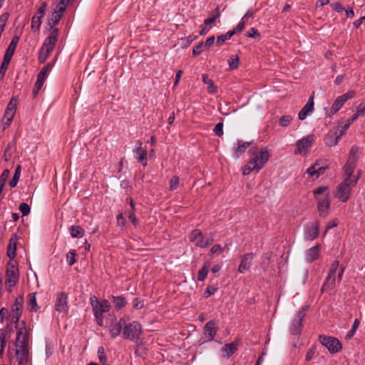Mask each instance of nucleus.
Wrapping results in <instances>:
<instances>
[{"label": "nucleus", "instance_id": "45", "mask_svg": "<svg viewBox=\"0 0 365 365\" xmlns=\"http://www.w3.org/2000/svg\"><path fill=\"white\" fill-rule=\"evenodd\" d=\"M346 131V130L344 129L343 127H341L340 130L339 131V133L337 132V134L335 135L336 137L334 138V142H330V143L327 142V145H329V146H334V145H336L338 143L339 140L342 137V135H344Z\"/></svg>", "mask_w": 365, "mask_h": 365}, {"label": "nucleus", "instance_id": "27", "mask_svg": "<svg viewBox=\"0 0 365 365\" xmlns=\"http://www.w3.org/2000/svg\"><path fill=\"white\" fill-rule=\"evenodd\" d=\"M356 163L354 162L346 161L344 167V180H352L353 173L356 167Z\"/></svg>", "mask_w": 365, "mask_h": 365}, {"label": "nucleus", "instance_id": "59", "mask_svg": "<svg viewBox=\"0 0 365 365\" xmlns=\"http://www.w3.org/2000/svg\"><path fill=\"white\" fill-rule=\"evenodd\" d=\"M13 55L11 54H9V53H7L5 52V54H4V59H3V61H2V64H3V66L6 67V66H9V64L11 61V59L12 58Z\"/></svg>", "mask_w": 365, "mask_h": 365}, {"label": "nucleus", "instance_id": "64", "mask_svg": "<svg viewBox=\"0 0 365 365\" xmlns=\"http://www.w3.org/2000/svg\"><path fill=\"white\" fill-rule=\"evenodd\" d=\"M215 36H210V37H209V38H207V40L205 41L204 46H205V48H210V47L213 45V43H214V42H215Z\"/></svg>", "mask_w": 365, "mask_h": 365}, {"label": "nucleus", "instance_id": "26", "mask_svg": "<svg viewBox=\"0 0 365 365\" xmlns=\"http://www.w3.org/2000/svg\"><path fill=\"white\" fill-rule=\"evenodd\" d=\"M237 351V342L233 341L230 344H226L222 348V352L223 354V356L226 358H230L235 351Z\"/></svg>", "mask_w": 365, "mask_h": 365}, {"label": "nucleus", "instance_id": "3", "mask_svg": "<svg viewBox=\"0 0 365 365\" xmlns=\"http://www.w3.org/2000/svg\"><path fill=\"white\" fill-rule=\"evenodd\" d=\"M58 36V29H53L49 36L45 39L38 53V61L44 63L53 50Z\"/></svg>", "mask_w": 365, "mask_h": 365}, {"label": "nucleus", "instance_id": "17", "mask_svg": "<svg viewBox=\"0 0 365 365\" xmlns=\"http://www.w3.org/2000/svg\"><path fill=\"white\" fill-rule=\"evenodd\" d=\"M319 222L308 223L304 227V238L307 240H313L319 236Z\"/></svg>", "mask_w": 365, "mask_h": 365}, {"label": "nucleus", "instance_id": "61", "mask_svg": "<svg viewBox=\"0 0 365 365\" xmlns=\"http://www.w3.org/2000/svg\"><path fill=\"white\" fill-rule=\"evenodd\" d=\"M328 190L327 186H320L313 190L314 195H321Z\"/></svg>", "mask_w": 365, "mask_h": 365}, {"label": "nucleus", "instance_id": "42", "mask_svg": "<svg viewBox=\"0 0 365 365\" xmlns=\"http://www.w3.org/2000/svg\"><path fill=\"white\" fill-rule=\"evenodd\" d=\"M272 252H267L262 256V266L264 270L267 269V267L268 266V264L272 257Z\"/></svg>", "mask_w": 365, "mask_h": 365}, {"label": "nucleus", "instance_id": "9", "mask_svg": "<svg viewBox=\"0 0 365 365\" xmlns=\"http://www.w3.org/2000/svg\"><path fill=\"white\" fill-rule=\"evenodd\" d=\"M320 343L327 347L330 353H338L342 349V346L339 339L333 336L319 335Z\"/></svg>", "mask_w": 365, "mask_h": 365}, {"label": "nucleus", "instance_id": "39", "mask_svg": "<svg viewBox=\"0 0 365 365\" xmlns=\"http://www.w3.org/2000/svg\"><path fill=\"white\" fill-rule=\"evenodd\" d=\"M336 272V270L330 269L328 276L326 279L327 284H330L331 285L332 289H334L335 288Z\"/></svg>", "mask_w": 365, "mask_h": 365}, {"label": "nucleus", "instance_id": "5", "mask_svg": "<svg viewBox=\"0 0 365 365\" xmlns=\"http://www.w3.org/2000/svg\"><path fill=\"white\" fill-rule=\"evenodd\" d=\"M143 328L141 324L136 321L128 324L125 320V324L123 329V336L125 339L130 341L138 340L142 334Z\"/></svg>", "mask_w": 365, "mask_h": 365}, {"label": "nucleus", "instance_id": "25", "mask_svg": "<svg viewBox=\"0 0 365 365\" xmlns=\"http://www.w3.org/2000/svg\"><path fill=\"white\" fill-rule=\"evenodd\" d=\"M16 235H14L9 240V244L7 247V256L13 259L16 254Z\"/></svg>", "mask_w": 365, "mask_h": 365}, {"label": "nucleus", "instance_id": "46", "mask_svg": "<svg viewBox=\"0 0 365 365\" xmlns=\"http://www.w3.org/2000/svg\"><path fill=\"white\" fill-rule=\"evenodd\" d=\"M98 354L100 362L103 365H108L107 364V358L105 354V351L103 346H100L98 349Z\"/></svg>", "mask_w": 365, "mask_h": 365}, {"label": "nucleus", "instance_id": "50", "mask_svg": "<svg viewBox=\"0 0 365 365\" xmlns=\"http://www.w3.org/2000/svg\"><path fill=\"white\" fill-rule=\"evenodd\" d=\"M179 185V178L176 175L173 176L170 181V190H175Z\"/></svg>", "mask_w": 365, "mask_h": 365}, {"label": "nucleus", "instance_id": "7", "mask_svg": "<svg viewBox=\"0 0 365 365\" xmlns=\"http://www.w3.org/2000/svg\"><path fill=\"white\" fill-rule=\"evenodd\" d=\"M215 232H211L208 238H205L202 232L195 229L192 231L190 235V240L197 247L205 248L210 245L213 242V237Z\"/></svg>", "mask_w": 365, "mask_h": 365}, {"label": "nucleus", "instance_id": "37", "mask_svg": "<svg viewBox=\"0 0 365 365\" xmlns=\"http://www.w3.org/2000/svg\"><path fill=\"white\" fill-rule=\"evenodd\" d=\"M20 175H21V166L18 165L16 168L13 178L9 182V186L11 187H15L16 186L19 180Z\"/></svg>", "mask_w": 365, "mask_h": 365}, {"label": "nucleus", "instance_id": "44", "mask_svg": "<svg viewBox=\"0 0 365 365\" xmlns=\"http://www.w3.org/2000/svg\"><path fill=\"white\" fill-rule=\"evenodd\" d=\"M9 175V170L8 169L4 170L0 176V193L1 192L5 182Z\"/></svg>", "mask_w": 365, "mask_h": 365}, {"label": "nucleus", "instance_id": "60", "mask_svg": "<svg viewBox=\"0 0 365 365\" xmlns=\"http://www.w3.org/2000/svg\"><path fill=\"white\" fill-rule=\"evenodd\" d=\"M229 40L225 34H221L217 37L216 43L217 46H222L225 41Z\"/></svg>", "mask_w": 365, "mask_h": 365}, {"label": "nucleus", "instance_id": "31", "mask_svg": "<svg viewBox=\"0 0 365 365\" xmlns=\"http://www.w3.org/2000/svg\"><path fill=\"white\" fill-rule=\"evenodd\" d=\"M70 235L73 238H81L84 235L83 229L79 225H73L69 228Z\"/></svg>", "mask_w": 365, "mask_h": 365}, {"label": "nucleus", "instance_id": "30", "mask_svg": "<svg viewBox=\"0 0 365 365\" xmlns=\"http://www.w3.org/2000/svg\"><path fill=\"white\" fill-rule=\"evenodd\" d=\"M210 266V262L209 261H205L203 264L202 267L198 271L197 280L202 282L204 281L208 274L209 267Z\"/></svg>", "mask_w": 365, "mask_h": 365}, {"label": "nucleus", "instance_id": "22", "mask_svg": "<svg viewBox=\"0 0 365 365\" xmlns=\"http://www.w3.org/2000/svg\"><path fill=\"white\" fill-rule=\"evenodd\" d=\"M125 320V318L122 317L118 322L113 323L110 326L109 331L111 338L114 339L120 334L124 327Z\"/></svg>", "mask_w": 365, "mask_h": 365}, {"label": "nucleus", "instance_id": "43", "mask_svg": "<svg viewBox=\"0 0 365 365\" xmlns=\"http://www.w3.org/2000/svg\"><path fill=\"white\" fill-rule=\"evenodd\" d=\"M357 153L358 148L356 146H353L351 148L347 161L356 163V160L358 159Z\"/></svg>", "mask_w": 365, "mask_h": 365}, {"label": "nucleus", "instance_id": "11", "mask_svg": "<svg viewBox=\"0 0 365 365\" xmlns=\"http://www.w3.org/2000/svg\"><path fill=\"white\" fill-rule=\"evenodd\" d=\"M328 168V163L327 160H317L314 163L311 165L306 171L309 176L323 175L325 170Z\"/></svg>", "mask_w": 365, "mask_h": 365}, {"label": "nucleus", "instance_id": "12", "mask_svg": "<svg viewBox=\"0 0 365 365\" xmlns=\"http://www.w3.org/2000/svg\"><path fill=\"white\" fill-rule=\"evenodd\" d=\"M355 94L356 92L353 90H351L346 92V93L338 96L334 101L333 105L331 108V114H335L348 100L354 98L355 96Z\"/></svg>", "mask_w": 365, "mask_h": 365}, {"label": "nucleus", "instance_id": "21", "mask_svg": "<svg viewBox=\"0 0 365 365\" xmlns=\"http://www.w3.org/2000/svg\"><path fill=\"white\" fill-rule=\"evenodd\" d=\"M253 257L254 254L252 252L247 253L242 257L240 265L238 267V271L240 273H244L250 268Z\"/></svg>", "mask_w": 365, "mask_h": 365}, {"label": "nucleus", "instance_id": "48", "mask_svg": "<svg viewBox=\"0 0 365 365\" xmlns=\"http://www.w3.org/2000/svg\"><path fill=\"white\" fill-rule=\"evenodd\" d=\"M19 210L21 212L23 216H26L30 212V207L26 202H21L19 205Z\"/></svg>", "mask_w": 365, "mask_h": 365}, {"label": "nucleus", "instance_id": "4", "mask_svg": "<svg viewBox=\"0 0 365 365\" xmlns=\"http://www.w3.org/2000/svg\"><path fill=\"white\" fill-rule=\"evenodd\" d=\"M90 300L97 324L98 326L103 327V313L110 310V303L108 300L98 301L96 296H91Z\"/></svg>", "mask_w": 365, "mask_h": 365}, {"label": "nucleus", "instance_id": "23", "mask_svg": "<svg viewBox=\"0 0 365 365\" xmlns=\"http://www.w3.org/2000/svg\"><path fill=\"white\" fill-rule=\"evenodd\" d=\"M314 109L313 96L309 100L306 105L302 108L298 114L299 119L301 120H304L307 115Z\"/></svg>", "mask_w": 365, "mask_h": 365}, {"label": "nucleus", "instance_id": "38", "mask_svg": "<svg viewBox=\"0 0 365 365\" xmlns=\"http://www.w3.org/2000/svg\"><path fill=\"white\" fill-rule=\"evenodd\" d=\"M228 64L231 70L237 69L240 66V58L237 55H232L228 59Z\"/></svg>", "mask_w": 365, "mask_h": 365}, {"label": "nucleus", "instance_id": "41", "mask_svg": "<svg viewBox=\"0 0 365 365\" xmlns=\"http://www.w3.org/2000/svg\"><path fill=\"white\" fill-rule=\"evenodd\" d=\"M76 253L75 250H71L66 254V262L68 265L71 266L76 262Z\"/></svg>", "mask_w": 365, "mask_h": 365}, {"label": "nucleus", "instance_id": "15", "mask_svg": "<svg viewBox=\"0 0 365 365\" xmlns=\"http://www.w3.org/2000/svg\"><path fill=\"white\" fill-rule=\"evenodd\" d=\"M51 67L52 64L48 63L46 66H44L41 70V71L38 73L37 76V81L33 89V94L34 96L37 95L38 92L42 88L44 81L46 78L48 73L50 71Z\"/></svg>", "mask_w": 365, "mask_h": 365}, {"label": "nucleus", "instance_id": "28", "mask_svg": "<svg viewBox=\"0 0 365 365\" xmlns=\"http://www.w3.org/2000/svg\"><path fill=\"white\" fill-rule=\"evenodd\" d=\"M319 245H317L316 246L311 247L310 249H309L307 250V260L309 262H312L316 260L319 257Z\"/></svg>", "mask_w": 365, "mask_h": 365}, {"label": "nucleus", "instance_id": "16", "mask_svg": "<svg viewBox=\"0 0 365 365\" xmlns=\"http://www.w3.org/2000/svg\"><path fill=\"white\" fill-rule=\"evenodd\" d=\"M47 9V4L43 2L41 7L37 10L36 14L32 18L31 21V29L34 31H38L42 23V18L43 17L46 10Z\"/></svg>", "mask_w": 365, "mask_h": 365}, {"label": "nucleus", "instance_id": "54", "mask_svg": "<svg viewBox=\"0 0 365 365\" xmlns=\"http://www.w3.org/2000/svg\"><path fill=\"white\" fill-rule=\"evenodd\" d=\"M203 46V43L201 42L198 45L194 46L192 48V56H197L202 53V49Z\"/></svg>", "mask_w": 365, "mask_h": 365}, {"label": "nucleus", "instance_id": "57", "mask_svg": "<svg viewBox=\"0 0 365 365\" xmlns=\"http://www.w3.org/2000/svg\"><path fill=\"white\" fill-rule=\"evenodd\" d=\"M338 220L336 218L332 220L330 222H329L327 226H326V229H325V232H324V234H326V232L330 230V229H332L334 227H336L337 225H338Z\"/></svg>", "mask_w": 365, "mask_h": 365}, {"label": "nucleus", "instance_id": "14", "mask_svg": "<svg viewBox=\"0 0 365 365\" xmlns=\"http://www.w3.org/2000/svg\"><path fill=\"white\" fill-rule=\"evenodd\" d=\"M24 297L23 295L18 296L14 303L13 304L11 307V312H12V319L11 321L17 324L19 319L22 314V309L24 306Z\"/></svg>", "mask_w": 365, "mask_h": 365}, {"label": "nucleus", "instance_id": "40", "mask_svg": "<svg viewBox=\"0 0 365 365\" xmlns=\"http://www.w3.org/2000/svg\"><path fill=\"white\" fill-rule=\"evenodd\" d=\"M293 120V118L290 115H282L279 120V124L282 127H287L288 126L292 120Z\"/></svg>", "mask_w": 365, "mask_h": 365}, {"label": "nucleus", "instance_id": "13", "mask_svg": "<svg viewBox=\"0 0 365 365\" xmlns=\"http://www.w3.org/2000/svg\"><path fill=\"white\" fill-rule=\"evenodd\" d=\"M314 140V135H309L299 140L296 143L294 154H302L307 153Z\"/></svg>", "mask_w": 365, "mask_h": 365}, {"label": "nucleus", "instance_id": "29", "mask_svg": "<svg viewBox=\"0 0 365 365\" xmlns=\"http://www.w3.org/2000/svg\"><path fill=\"white\" fill-rule=\"evenodd\" d=\"M251 145L250 142H244L242 140L237 141V146L235 148L234 154L238 158L246 149Z\"/></svg>", "mask_w": 365, "mask_h": 365}, {"label": "nucleus", "instance_id": "51", "mask_svg": "<svg viewBox=\"0 0 365 365\" xmlns=\"http://www.w3.org/2000/svg\"><path fill=\"white\" fill-rule=\"evenodd\" d=\"M14 112L5 110L4 118L6 119V121L5 123L6 126H9L11 124L14 117Z\"/></svg>", "mask_w": 365, "mask_h": 365}, {"label": "nucleus", "instance_id": "55", "mask_svg": "<svg viewBox=\"0 0 365 365\" xmlns=\"http://www.w3.org/2000/svg\"><path fill=\"white\" fill-rule=\"evenodd\" d=\"M6 332L5 330H0V348H5L6 346Z\"/></svg>", "mask_w": 365, "mask_h": 365}, {"label": "nucleus", "instance_id": "1", "mask_svg": "<svg viewBox=\"0 0 365 365\" xmlns=\"http://www.w3.org/2000/svg\"><path fill=\"white\" fill-rule=\"evenodd\" d=\"M16 354L17 355L18 365H24L29 359V336L26 334H23L21 329L16 333Z\"/></svg>", "mask_w": 365, "mask_h": 365}, {"label": "nucleus", "instance_id": "10", "mask_svg": "<svg viewBox=\"0 0 365 365\" xmlns=\"http://www.w3.org/2000/svg\"><path fill=\"white\" fill-rule=\"evenodd\" d=\"M6 284L9 285V292H11V288L14 287L19 281V269L18 268L11 263L8 264V267L6 271Z\"/></svg>", "mask_w": 365, "mask_h": 365}, {"label": "nucleus", "instance_id": "53", "mask_svg": "<svg viewBox=\"0 0 365 365\" xmlns=\"http://www.w3.org/2000/svg\"><path fill=\"white\" fill-rule=\"evenodd\" d=\"M217 290V288L214 286H208L204 292V297L207 298L214 294Z\"/></svg>", "mask_w": 365, "mask_h": 365}, {"label": "nucleus", "instance_id": "62", "mask_svg": "<svg viewBox=\"0 0 365 365\" xmlns=\"http://www.w3.org/2000/svg\"><path fill=\"white\" fill-rule=\"evenodd\" d=\"M223 249L219 244L213 245L210 250L211 254L221 253Z\"/></svg>", "mask_w": 365, "mask_h": 365}, {"label": "nucleus", "instance_id": "20", "mask_svg": "<svg viewBox=\"0 0 365 365\" xmlns=\"http://www.w3.org/2000/svg\"><path fill=\"white\" fill-rule=\"evenodd\" d=\"M218 330L216 323L213 320L207 322L204 327V336L207 341H211Z\"/></svg>", "mask_w": 365, "mask_h": 365}, {"label": "nucleus", "instance_id": "36", "mask_svg": "<svg viewBox=\"0 0 365 365\" xmlns=\"http://www.w3.org/2000/svg\"><path fill=\"white\" fill-rule=\"evenodd\" d=\"M19 37L18 36H14L12 38L9 46L6 51V53L14 55V51L16 48V46L19 43Z\"/></svg>", "mask_w": 365, "mask_h": 365}, {"label": "nucleus", "instance_id": "32", "mask_svg": "<svg viewBox=\"0 0 365 365\" xmlns=\"http://www.w3.org/2000/svg\"><path fill=\"white\" fill-rule=\"evenodd\" d=\"M202 81L208 86L207 90L210 93H215L217 92V87L214 85L213 81L209 78L207 74H202Z\"/></svg>", "mask_w": 365, "mask_h": 365}, {"label": "nucleus", "instance_id": "47", "mask_svg": "<svg viewBox=\"0 0 365 365\" xmlns=\"http://www.w3.org/2000/svg\"><path fill=\"white\" fill-rule=\"evenodd\" d=\"M9 14L7 12H5L0 16V30L1 31H4V27L6 24V22L9 19Z\"/></svg>", "mask_w": 365, "mask_h": 365}, {"label": "nucleus", "instance_id": "8", "mask_svg": "<svg viewBox=\"0 0 365 365\" xmlns=\"http://www.w3.org/2000/svg\"><path fill=\"white\" fill-rule=\"evenodd\" d=\"M309 309V306L305 305L302 307L301 310H299L296 314L295 317L293 319L292 322V324L290 326V333L292 335H298L301 333L302 328V321L304 318L307 311Z\"/></svg>", "mask_w": 365, "mask_h": 365}, {"label": "nucleus", "instance_id": "52", "mask_svg": "<svg viewBox=\"0 0 365 365\" xmlns=\"http://www.w3.org/2000/svg\"><path fill=\"white\" fill-rule=\"evenodd\" d=\"M246 36L249 38H255L260 36V34L256 28H251L246 34Z\"/></svg>", "mask_w": 365, "mask_h": 365}, {"label": "nucleus", "instance_id": "33", "mask_svg": "<svg viewBox=\"0 0 365 365\" xmlns=\"http://www.w3.org/2000/svg\"><path fill=\"white\" fill-rule=\"evenodd\" d=\"M112 302L114 304L116 309H120L126 305L127 300L123 296H112Z\"/></svg>", "mask_w": 365, "mask_h": 365}, {"label": "nucleus", "instance_id": "49", "mask_svg": "<svg viewBox=\"0 0 365 365\" xmlns=\"http://www.w3.org/2000/svg\"><path fill=\"white\" fill-rule=\"evenodd\" d=\"M213 131L215 133V135L220 137L223 135V123L220 122L218 123L214 128Z\"/></svg>", "mask_w": 365, "mask_h": 365}, {"label": "nucleus", "instance_id": "56", "mask_svg": "<svg viewBox=\"0 0 365 365\" xmlns=\"http://www.w3.org/2000/svg\"><path fill=\"white\" fill-rule=\"evenodd\" d=\"M331 8L336 12L341 13L345 10L339 2H334L331 4Z\"/></svg>", "mask_w": 365, "mask_h": 365}, {"label": "nucleus", "instance_id": "19", "mask_svg": "<svg viewBox=\"0 0 365 365\" xmlns=\"http://www.w3.org/2000/svg\"><path fill=\"white\" fill-rule=\"evenodd\" d=\"M317 210L319 216L322 217H327L331 204L329 193H327L324 198L317 199Z\"/></svg>", "mask_w": 365, "mask_h": 365}, {"label": "nucleus", "instance_id": "63", "mask_svg": "<svg viewBox=\"0 0 365 365\" xmlns=\"http://www.w3.org/2000/svg\"><path fill=\"white\" fill-rule=\"evenodd\" d=\"M246 24H247V21H245V19H241V21H240V23L235 28V30L236 31V32L237 33V32L242 31L244 29Z\"/></svg>", "mask_w": 365, "mask_h": 365}, {"label": "nucleus", "instance_id": "35", "mask_svg": "<svg viewBox=\"0 0 365 365\" xmlns=\"http://www.w3.org/2000/svg\"><path fill=\"white\" fill-rule=\"evenodd\" d=\"M28 306L31 311L36 312L38 309V305L36 299V293H30L28 295Z\"/></svg>", "mask_w": 365, "mask_h": 365}, {"label": "nucleus", "instance_id": "6", "mask_svg": "<svg viewBox=\"0 0 365 365\" xmlns=\"http://www.w3.org/2000/svg\"><path fill=\"white\" fill-rule=\"evenodd\" d=\"M356 185V180H344L338 186L336 191V197L339 201L346 202L350 197L353 187Z\"/></svg>", "mask_w": 365, "mask_h": 365}, {"label": "nucleus", "instance_id": "34", "mask_svg": "<svg viewBox=\"0 0 365 365\" xmlns=\"http://www.w3.org/2000/svg\"><path fill=\"white\" fill-rule=\"evenodd\" d=\"M61 19V14L58 13V11H53L51 14V18L48 21V25L50 29H53V27L58 24Z\"/></svg>", "mask_w": 365, "mask_h": 365}, {"label": "nucleus", "instance_id": "24", "mask_svg": "<svg viewBox=\"0 0 365 365\" xmlns=\"http://www.w3.org/2000/svg\"><path fill=\"white\" fill-rule=\"evenodd\" d=\"M138 146L135 148V152L139 155L138 162H140L143 166L147 165V150L142 148V143L138 141Z\"/></svg>", "mask_w": 365, "mask_h": 365}, {"label": "nucleus", "instance_id": "18", "mask_svg": "<svg viewBox=\"0 0 365 365\" xmlns=\"http://www.w3.org/2000/svg\"><path fill=\"white\" fill-rule=\"evenodd\" d=\"M55 309L58 312L67 313L68 311V294L63 292L57 294Z\"/></svg>", "mask_w": 365, "mask_h": 365}, {"label": "nucleus", "instance_id": "2", "mask_svg": "<svg viewBox=\"0 0 365 365\" xmlns=\"http://www.w3.org/2000/svg\"><path fill=\"white\" fill-rule=\"evenodd\" d=\"M269 158V153L266 148L261 149L259 153L253 157L250 161L244 167L242 174L249 175L252 171L259 172L267 163Z\"/></svg>", "mask_w": 365, "mask_h": 365}, {"label": "nucleus", "instance_id": "58", "mask_svg": "<svg viewBox=\"0 0 365 365\" xmlns=\"http://www.w3.org/2000/svg\"><path fill=\"white\" fill-rule=\"evenodd\" d=\"M143 302L140 300L139 298H135L133 301V307L134 309H141L143 307Z\"/></svg>", "mask_w": 365, "mask_h": 365}]
</instances>
